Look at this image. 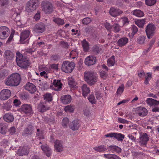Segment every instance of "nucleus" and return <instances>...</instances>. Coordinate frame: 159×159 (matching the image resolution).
I'll use <instances>...</instances> for the list:
<instances>
[{"label":"nucleus","instance_id":"1","mask_svg":"<svg viewBox=\"0 0 159 159\" xmlns=\"http://www.w3.org/2000/svg\"><path fill=\"white\" fill-rule=\"evenodd\" d=\"M21 80L20 75L18 73H15L8 77L5 81V84L11 86H18Z\"/></svg>","mask_w":159,"mask_h":159},{"label":"nucleus","instance_id":"2","mask_svg":"<svg viewBox=\"0 0 159 159\" xmlns=\"http://www.w3.org/2000/svg\"><path fill=\"white\" fill-rule=\"evenodd\" d=\"M16 61L18 66L25 69H27L30 64L28 59L24 57L19 52L16 53Z\"/></svg>","mask_w":159,"mask_h":159},{"label":"nucleus","instance_id":"3","mask_svg":"<svg viewBox=\"0 0 159 159\" xmlns=\"http://www.w3.org/2000/svg\"><path fill=\"white\" fill-rule=\"evenodd\" d=\"M85 81L89 85L92 86L95 84L97 81L98 78L93 72H85L84 73Z\"/></svg>","mask_w":159,"mask_h":159},{"label":"nucleus","instance_id":"4","mask_svg":"<svg viewBox=\"0 0 159 159\" xmlns=\"http://www.w3.org/2000/svg\"><path fill=\"white\" fill-rule=\"evenodd\" d=\"M75 65L72 61H64L62 63L61 69L66 73H71L75 67Z\"/></svg>","mask_w":159,"mask_h":159},{"label":"nucleus","instance_id":"5","mask_svg":"<svg viewBox=\"0 0 159 159\" xmlns=\"http://www.w3.org/2000/svg\"><path fill=\"white\" fill-rule=\"evenodd\" d=\"M42 11L46 14H50L53 11V7L52 4L48 1H43L41 3Z\"/></svg>","mask_w":159,"mask_h":159},{"label":"nucleus","instance_id":"6","mask_svg":"<svg viewBox=\"0 0 159 159\" xmlns=\"http://www.w3.org/2000/svg\"><path fill=\"white\" fill-rule=\"evenodd\" d=\"M39 0H30L26 4V10L28 12L36 10L39 7Z\"/></svg>","mask_w":159,"mask_h":159},{"label":"nucleus","instance_id":"7","mask_svg":"<svg viewBox=\"0 0 159 159\" xmlns=\"http://www.w3.org/2000/svg\"><path fill=\"white\" fill-rule=\"evenodd\" d=\"M18 111L23 114H31L33 111L32 106L30 104H24L22 105L18 109Z\"/></svg>","mask_w":159,"mask_h":159},{"label":"nucleus","instance_id":"8","mask_svg":"<svg viewBox=\"0 0 159 159\" xmlns=\"http://www.w3.org/2000/svg\"><path fill=\"white\" fill-rule=\"evenodd\" d=\"M38 144L46 156L49 157L51 154V150L45 142L43 140L40 141Z\"/></svg>","mask_w":159,"mask_h":159},{"label":"nucleus","instance_id":"9","mask_svg":"<svg viewBox=\"0 0 159 159\" xmlns=\"http://www.w3.org/2000/svg\"><path fill=\"white\" fill-rule=\"evenodd\" d=\"M156 27L152 24H149L146 27L145 31L148 38L149 39L152 38L154 35Z\"/></svg>","mask_w":159,"mask_h":159},{"label":"nucleus","instance_id":"10","mask_svg":"<svg viewBox=\"0 0 159 159\" xmlns=\"http://www.w3.org/2000/svg\"><path fill=\"white\" fill-rule=\"evenodd\" d=\"M10 32L8 27L6 26L0 27V39H5L7 38Z\"/></svg>","mask_w":159,"mask_h":159},{"label":"nucleus","instance_id":"11","mask_svg":"<svg viewBox=\"0 0 159 159\" xmlns=\"http://www.w3.org/2000/svg\"><path fill=\"white\" fill-rule=\"evenodd\" d=\"M33 30L36 33L38 34L42 33L46 30L45 24L43 22L37 23L34 27Z\"/></svg>","mask_w":159,"mask_h":159},{"label":"nucleus","instance_id":"12","mask_svg":"<svg viewBox=\"0 0 159 159\" xmlns=\"http://www.w3.org/2000/svg\"><path fill=\"white\" fill-rule=\"evenodd\" d=\"M105 136L116 139L118 141H122L125 138L124 134L116 133H110L105 134Z\"/></svg>","mask_w":159,"mask_h":159},{"label":"nucleus","instance_id":"13","mask_svg":"<svg viewBox=\"0 0 159 159\" xmlns=\"http://www.w3.org/2000/svg\"><path fill=\"white\" fill-rule=\"evenodd\" d=\"M149 140L148 135L146 133H143L140 136L139 142L141 146L145 147L146 146L147 143Z\"/></svg>","mask_w":159,"mask_h":159},{"label":"nucleus","instance_id":"14","mask_svg":"<svg viewBox=\"0 0 159 159\" xmlns=\"http://www.w3.org/2000/svg\"><path fill=\"white\" fill-rule=\"evenodd\" d=\"M96 60V58L95 56L90 55L85 58L84 63L87 66H92L95 63Z\"/></svg>","mask_w":159,"mask_h":159},{"label":"nucleus","instance_id":"15","mask_svg":"<svg viewBox=\"0 0 159 159\" xmlns=\"http://www.w3.org/2000/svg\"><path fill=\"white\" fill-rule=\"evenodd\" d=\"M11 95L10 90L8 89H4L0 93V99L2 100H6L9 98Z\"/></svg>","mask_w":159,"mask_h":159},{"label":"nucleus","instance_id":"16","mask_svg":"<svg viewBox=\"0 0 159 159\" xmlns=\"http://www.w3.org/2000/svg\"><path fill=\"white\" fill-rule=\"evenodd\" d=\"M81 125L80 121L77 120H75L70 122L69 127L73 131L78 130Z\"/></svg>","mask_w":159,"mask_h":159},{"label":"nucleus","instance_id":"17","mask_svg":"<svg viewBox=\"0 0 159 159\" xmlns=\"http://www.w3.org/2000/svg\"><path fill=\"white\" fill-rule=\"evenodd\" d=\"M123 13L122 11L119 9L113 7L111 8L109 11V13L112 16L116 17Z\"/></svg>","mask_w":159,"mask_h":159},{"label":"nucleus","instance_id":"18","mask_svg":"<svg viewBox=\"0 0 159 159\" xmlns=\"http://www.w3.org/2000/svg\"><path fill=\"white\" fill-rule=\"evenodd\" d=\"M137 114L139 116L144 117L147 115L148 110L144 107H139L136 108Z\"/></svg>","mask_w":159,"mask_h":159},{"label":"nucleus","instance_id":"19","mask_svg":"<svg viewBox=\"0 0 159 159\" xmlns=\"http://www.w3.org/2000/svg\"><path fill=\"white\" fill-rule=\"evenodd\" d=\"M49 107L46 104L43 102H40L38 106V109L39 112L43 113L49 110Z\"/></svg>","mask_w":159,"mask_h":159},{"label":"nucleus","instance_id":"20","mask_svg":"<svg viewBox=\"0 0 159 159\" xmlns=\"http://www.w3.org/2000/svg\"><path fill=\"white\" fill-rule=\"evenodd\" d=\"M29 153V149L26 146L20 147L17 151V154L20 156L27 154Z\"/></svg>","mask_w":159,"mask_h":159},{"label":"nucleus","instance_id":"21","mask_svg":"<svg viewBox=\"0 0 159 159\" xmlns=\"http://www.w3.org/2000/svg\"><path fill=\"white\" fill-rule=\"evenodd\" d=\"M25 89L31 93H34L36 90V87L33 84L28 83L25 86Z\"/></svg>","mask_w":159,"mask_h":159},{"label":"nucleus","instance_id":"22","mask_svg":"<svg viewBox=\"0 0 159 159\" xmlns=\"http://www.w3.org/2000/svg\"><path fill=\"white\" fill-rule=\"evenodd\" d=\"M53 85L55 87L54 88L55 90L59 91L61 90L62 86V84L59 80H54L52 83Z\"/></svg>","mask_w":159,"mask_h":159},{"label":"nucleus","instance_id":"23","mask_svg":"<svg viewBox=\"0 0 159 159\" xmlns=\"http://www.w3.org/2000/svg\"><path fill=\"white\" fill-rule=\"evenodd\" d=\"M29 35L30 31L29 30H25L22 32L20 37V42L22 43H25L23 42L29 37Z\"/></svg>","mask_w":159,"mask_h":159},{"label":"nucleus","instance_id":"24","mask_svg":"<svg viewBox=\"0 0 159 159\" xmlns=\"http://www.w3.org/2000/svg\"><path fill=\"white\" fill-rule=\"evenodd\" d=\"M4 57L7 61H9L13 59L14 54L10 50H7L4 52Z\"/></svg>","mask_w":159,"mask_h":159},{"label":"nucleus","instance_id":"25","mask_svg":"<svg viewBox=\"0 0 159 159\" xmlns=\"http://www.w3.org/2000/svg\"><path fill=\"white\" fill-rule=\"evenodd\" d=\"M128 39L126 37H122L119 39L116 43L117 46L121 47L125 45L128 42Z\"/></svg>","mask_w":159,"mask_h":159},{"label":"nucleus","instance_id":"26","mask_svg":"<svg viewBox=\"0 0 159 159\" xmlns=\"http://www.w3.org/2000/svg\"><path fill=\"white\" fill-rule=\"evenodd\" d=\"M61 102L65 104L70 103L71 100V97L69 95H66L61 96Z\"/></svg>","mask_w":159,"mask_h":159},{"label":"nucleus","instance_id":"27","mask_svg":"<svg viewBox=\"0 0 159 159\" xmlns=\"http://www.w3.org/2000/svg\"><path fill=\"white\" fill-rule=\"evenodd\" d=\"M54 144V147L57 152H61L63 151V147L61 141L57 140Z\"/></svg>","mask_w":159,"mask_h":159},{"label":"nucleus","instance_id":"28","mask_svg":"<svg viewBox=\"0 0 159 159\" xmlns=\"http://www.w3.org/2000/svg\"><path fill=\"white\" fill-rule=\"evenodd\" d=\"M33 132V127L31 125H29L28 127L26 128L23 131L22 133V135L27 136L31 135Z\"/></svg>","mask_w":159,"mask_h":159},{"label":"nucleus","instance_id":"29","mask_svg":"<svg viewBox=\"0 0 159 159\" xmlns=\"http://www.w3.org/2000/svg\"><path fill=\"white\" fill-rule=\"evenodd\" d=\"M146 102L147 104L150 106H155L158 105L159 104V101H157L152 98H147L146 100Z\"/></svg>","mask_w":159,"mask_h":159},{"label":"nucleus","instance_id":"30","mask_svg":"<svg viewBox=\"0 0 159 159\" xmlns=\"http://www.w3.org/2000/svg\"><path fill=\"white\" fill-rule=\"evenodd\" d=\"M82 94L84 97H87L90 92V88L86 84H83L82 87Z\"/></svg>","mask_w":159,"mask_h":159},{"label":"nucleus","instance_id":"31","mask_svg":"<svg viewBox=\"0 0 159 159\" xmlns=\"http://www.w3.org/2000/svg\"><path fill=\"white\" fill-rule=\"evenodd\" d=\"M4 120L7 122H10L13 121L14 117L11 113L6 114L3 116Z\"/></svg>","mask_w":159,"mask_h":159},{"label":"nucleus","instance_id":"32","mask_svg":"<svg viewBox=\"0 0 159 159\" xmlns=\"http://www.w3.org/2000/svg\"><path fill=\"white\" fill-rule=\"evenodd\" d=\"M93 149L96 151L99 152H104L107 149L106 146L101 145L94 147Z\"/></svg>","mask_w":159,"mask_h":159},{"label":"nucleus","instance_id":"33","mask_svg":"<svg viewBox=\"0 0 159 159\" xmlns=\"http://www.w3.org/2000/svg\"><path fill=\"white\" fill-rule=\"evenodd\" d=\"M111 31H113L115 33H118L120 30V26L119 25L116 23H114L112 25Z\"/></svg>","mask_w":159,"mask_h":159},{"label":"nucleus","instance_id":"34","mask_svg":"<svg viewBox=\"0 0 159 159\" xmlns=\"http://www.w3.org/2000/svg\"><path fill=\"white\" fill-rule=\"evenodd\" d=\"M108 149L110 151H113L118 153H120L122 151L120 148L114 145L110 146H109Z\"/></svg>","mask_w":159,"mask_h":159},{"label":"nucleus","instance_id":"35","mask_svg":"<svg viewBox=\"0 0 159 159\" xmlns=\"http://www.w3.org/2000/svg\"><path fill=\"white\" fill-rule=\"evenodd\" d=\"M146 21L145 19H138L135 20V23L139 27L143 28Z\"/></svg>","mask_w":159,"mask_h":159},{"label":"nucleus","instance_id":"36","mask_svg":"<svg viewBox=\"0 0 159 159\" xmlns=\"http://www.w3.org/2000/svg\"><path fill=\"white\" fill-rule=\"evenodd\" d=\"M104 157L107 159H121L119 156L115 154H104Z\"/></svg>","mask_w":159,"mask_h":159},{"label":"nucleus","instance_id":"37","mask_svg":"<svg viewBox=\"0 0 159 159\" xmlns=\"http://www.w3.org/2000/svg\"><path fill=\"white\" fill-rule=\"evenodd\" d=\"M132 12L133 15L138 17H142L144 15L143 12L140 10H135Z\"/></svg>","mask_w":159,"mask_h":159},{"label":"nucleus","instance_id":"38","mask_svg":"<svg viewBox=\"0 0 159 159\" xmlns=\"http://www.w3.org/2000/svg\"><path fill=\"white\" fill-rule=\"evenodd\" d=\"M82 44L84 51L85 52H88L89 49V44L86 41L85 39H84L82 42Z\"/></svg>","mask_w":159,"mask_h":159},{"label":"nucleus","instance_id":"39","mask_svg":"<svg viewBox=\"0 0 159 159\" xmlns=\"http://www.w3.org/2000/svg\"><path fill=\"white\" fill-rule=\"evenodd\" d=\"M102 49L99 44L95 45L92 48L93 52L96 54H98Z\"/></svg>","mask_w":159,"mask_h":159},{"label":"nucleus","instance_id":"40","mask_svg":"<svg viewBox=\"0 0 159 159\" xmlns=\"http://www.w3.org/2000/svg\"><path fill=\"white\" fill-rule=\"evenodd\" d=\"M107 62L108 66H113L115 63V57L113 56H112L107 60Z\"/></svg>","mask_w":159,"mask_h":159},{"label":"nucleus","instance_id":"41","mask_svg":"<svg viewBox=\"0 0 159 159\" xmlns=\"http://www.w3.org/2000/svg\"><path fill=\"white\" fill-rule=\"evenodd\" d=\"M53 21L57 24L60 25H63L64 24V20L60 18H55L53 19Z\"/></svg>","mask_w":159,"mask_h":159},{"label":"nucleus","instance_id":"42","mask_svg":"<svg viewBox=\"0 0 159 159\" xmlns=\"http://www.w3.org/2000/svg\"><path fill=\"white\" fill-rule=\"evenodd\" d=\"M64 110L66 112H73L74 110V106L70 105H67L65 107Z\"/></svg>","mask_w":159,"mask_h":159},{"label":"nucleus","instance_id":"43","mask_svg":"<svg viewBox=\"0 0 159 159\" xmlns=\"http://www.w3.org/2000/svg\"><path fill=\"white\" fill-rule=\"evenodd\" d=\"M20 98L22 100H26L29 99V95L27 93H22L20 95Z\"/></svg>","mask_w":159,"mask_h":159},{"label":"nucleus","instance_id":"44","mask_svg":"<svg viewBox=\"0 0 159 159\" xmlns=\"http://www.w3.org/2000/svg\"><path fill=\"white\" fill-rule=\"evenodd\" d=\"M145 39L146 37L145 36H141L137 38V42L139 44H143L144 43Z\"/></svg>","mask_w":159,"mask_h":159},{"label":"nucleus","instance_id":"45","mask_svg":"<svg viewBox=\"0 0 159 159\" xmlns=\"http://www.w3.org/2000/svg\"><path fill=\"white\" fill-rule=\"evenodd\" d=\"M44 99L48 102H51L52 100V97L51 93H46L43 96Z\"/></svg>","mask_w":159,"mask_h":159},{"label":"nucleus","instance_id":"46","mask_svg":"<svg viewBox=\"0 0 159 159\" xmlns=\"http://www.w3.org/2000/svg\"><path fill=\"white\" fill-rule=\"evenodd\" d=\"M69 121V119L68 118L66 117L63 118L62 120V126L64 128L66 127Z\"/></svg>","mask_w":159,"mask_h":159},{"label":"nucleus","instance_id":"47","mask_svg":"<svg viewBox=\"0 0 159 159\" xmlns=\"http://www.w3.org/2000/svg\"><path fill=\"white\" fill-rule=\"evenodd\" d=\"M122 22L124 26H126L129 24V21L127 17L124 16L121 18Z\"/></svg>","mask_w":159,"mask_h":159},{"label":"nucleus","instance_id":"48","mask_svg":"<svg viewBox=\"0 0 159 159\" xmlns=\"http://www.w3.org/2000/svg\"><path fill=\"white\" fill-rule=\"evenodd\" d=\"M157 0H145L146 4L148 6L153 5L155 4Z\"/></svg>","mask_w":159,"mask_h":159},{"label":"nucleus","instance_id":"49","mask_svg":"<svg viewBox=\"0 0 159 159\" xmlns=\"http://www.w3.org/2000/svg\"><path fill=\"white\" fill-rule=\"evenodd\" d=\"M91 22V19L89 17H86L84 18L82 20V24L84 25H87Z\"/></svg>","mask_w":159,"mask_h":159},{"label":"nucleus","instance_id":"50","mask_svg":"<svg viewBox=\"0 0 159 159\" xmlns=\"http://www.w3.org/2000/svg\"><path fill=\"white\" fill-rule=\"evenodd\" d=\"M131 30L132 31L131 34L133 36L138 32V28L135 25H132Z\"/></svg>","mask_w":159,"mask_h":159},{"label":"nucleus","instance_id":"51","mask_svg":"<svg viewBox=\"0 0 159 159\" xmlns=\"http://www.w3.org/2000/svg\"><path fill=\"white\" fill-rule=\"evenodd\" d=\"M6 128L2 124H0V133L5 134L6 133Z\"/></svg>","mask_w":159,"mask_h":159},{"label":"nucleus","instance_id":"52","mask_svg":"<svg viewBox=\"0 0 159 159\" xmlns=\"http://www.w3.org/2000/svg\"><path fill=\"white\" fill-rule=\"evenodd\" d=\"M88 99L92 104H95L96 103V99L94 95H90L88 98Z\"/></svg>","mask_w":159,"mask_h":159},{"label":"nucleus","instance_id":"53","mask_svg":"<svg viewBox=\"0 0 159 159\" xmlns=\"http://www.w3.org/2000/svg\"><path fill=\"white\" fill-rule=\"evenodd\" d=\"M68 84L69 85L74 86L75 85L76 83L74 80L72 78H69L68 80Z\"/></svg>","mask_w":159,"mask_h":159},{"label":"nucleus","instance_id":"54","mask_svg":"<svg viewBox=\"0 0 159 159\" xmlns=\"http://www.w3.org/2000/svg\"><path fill=\"white\" fill-rule=\"evenodd\" d=\"M7 75V72L6 70H3L0 71V79H3Z\"/></svg>","mask_w":159,"mask_h":159},{"label":"nucleus","instance_id":"55","mask_svg":"<svg viewBox=\"0 0 159 159\" xmlns=\"http://www.w3.org/2000/svg\"><path fill=\"white\" fill-rule=\"evenodd\" d=\"M104 25L105 27L108 31H111L112 25H111L109 23L106 22L104 23Z\"/></svg>","mask_w":159,"mask_h":159},{"label":"nucleus","instance_id":"56","mask_svg":"<svg viewBox=\"0 0 159 159\" xmlns=\"http://www.w3.org/2000/svg\"><path fill=\"white\" fill-rule=\"evenodd\" d=\"M37 136H39V138L40 139H44L45 138L44 136L43 135V131H41L40 132H37L36 133Z\"/></svg>","mask_w":159,"mask_h":159},{"label":"nucleus","instance_id":"57","mask_svg":"<svg viewBox=\"0 0 159 159\" xmlns=\"http://www.w3.org/2000/svg\"><path fill=\"white\" fill-rule=\"evenodd\" d=\"M124 89V86L123 85H121L120 86L119 88L118 89L116 93L118 94H120L122 93Z\"/></svg>","mask_w":159,"mask_h":159},{"label":"nucleus","instance_id":"58","mask_svg":"<svg viewBox=\"0 0 159 159\" xmlns=\"http://www.w3.org/2000/svg\"><path fill=\"white\" fill-rule=\"evenodd\" d=\"M60 45L62 46L63 47L65 48H67L69 47L68 43L64 41H61L59 43Z\"/></svg>","mask_w":159,"mask_h":159},{"label":"nucleus","instance_id":"59","mask_svg":"<svg viewBox=\"0 0 159 159\" xmlns=\"http://www.w3.org/2000/svg\"><path fill=\"white\" fill-rule=\"evenodd\" d=\"M51 58L52 60L57 61L60 58V56L58 54H54L51 56Z\"/></svg>","mask_w":159,"mask_h":159},{"label":"nucleus","instance_id":"60","mask_svg":"<svg viewBox=\"0 0 159 159\" xmlns=\"http://www.w3.org/2000/svg\"><path fill=\"white\" fill-rule=\"evenodd\" d=\"M58 64H53L50 65V69L57 71L58 70Z\"/></svg>","mask_w":159,"mask_h":159},{"label":"nucleus","instance_id":"61","mask_svg":"<svg viewBox=\"0 0 159 159\" xmlns=\"http://www.w3.org/2000/svg\"><path fill=\"white\" fill-rule=\"evenodd\" d=\"M155 42V40L154 39H152L151 41H150L149 43V47L146 50L147 52L150 50L152 47V46L153 45Z\"/></svg>","mask_w":159,"mask_h":159},{"label":"nucleus","instance_id":"62","mask_svg":"<svg viewBox=\"0 0 159 159\" xmlns=\"http://www.w3.org/2000/svg\"><path fill=\"white\" fill-rule=\"evenodd\" d=\"M100 77L103 78H106L107 75L106 72L104 71H101L100 72Z\"/></svg>","mask_w":159,"mask_h":159},{"label":"nucleus","instance_id":"63","mask_svg":"<svg viewBox=\"0 0 159 159\" xmlns=\"http://www.w3.org/2000/svg\"><path fill=\"white\" fill-rule=\"evenodd\" d=\"M40 12H37L34 16V18L36 21H37L40 19Z\"/></svg>","mask_w":159,"mask_h":159},{"label":"nucleus","instance_id":"64","mask_svg":"<svg viewBox=\"0 0 159 159\" xmlns=\"http://www.w3.org/2000/svg\"><path fill=\"white\" fill-rule=\"evenodd\" d=\"M118 121L121 123L125 124V123H128V121L125 120V119H124L122 118H118Z\"/></svg>","mask_w":159,"mask_h":159}]
</instances>
